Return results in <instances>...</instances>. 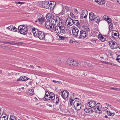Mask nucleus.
<instances>
[{
  "label": "nucleus",
  "mask_w": 120,
  "mask_h": 120,
  "mask_svg": "<svg viewBox=\"0 0 120 120\" xmlns=\"http://www.w3.org/2000/svg\"><path fill=\"white\" fill-rule=\"evenodd\" d=\"M44 98L46 100H49L50 98L52 100H54L55 98L54 94L52 92L49 93L48 91H46Z\"/></svg>",
  "instance_id": "nucleus-2"
},
{
  "label": "nucleus",
  "mask_w": 120,
  "mask_h": 120,
  "mask_svg": "<svg viewBox=\"0 0 120 120\" xmlns=\"http://www.w3.org/2000/svg\"><path fill=\"white\" fill-rule=\"evenodd\" d=\"M82 11H83V12L82 13V15H83L85 14L84 12H85V11L84 10H83Z\"/></svg>",
  "instance_id": "nucleus-58"
},
{
  "label": "nucleus",
  "mask_w": 120,
  "mask_h": 120,
  "mask_svg": "<svg viewBox=\"0 0 120 120\" xmlns=\"http://www.w3.org/2000/svg\"><path fill=\"white\" fill-rule=\"evenodd\" d=\"M112 49H117L118 48L119 46L114 41H113V43H112Z\"/></svg>",
  "instance_id": "nucleus-21"
},
{
  "label": "nucleus",
  "mask_w": 120,
  "mask_h": 120,
  "mask_svg": "<svg viewBox=\"0 0 120 120\" xmlns=\"http://www.w3.org/2000/svg\"><path fill=\"white\" fill-rule=\"evenodd\" d=\"M32 31L33 33L34 36V37H36L37 35L39 33V31L37 29L35 28L34 27H33L32 28Z\"/></svg>",
  "instance_id": "nucleus-13"
},
{
  "label": "nucleus",
  "mask_w": 120,
  "mask_h": 120,
  "mask_svg": "<svg viewBox=\"0 0 120 120\" xmlns=\"http://www.w3.org/2000/svg\"><path fill=\"white\" fill-rule=\"evenodd\" d=\"M102 63H103L104 64H109V65H112V66H117V65L116 64H115L113 63H112L111 62H109L102 61Z\"/></svg>",
  "instance_id": "nucleus-25"
},
{
  "label": "nucleus",
  "mask_w": 120,
  "mask_h": 120,
  "mask_svg": "<svg viewBox=\"0 0 120 120\" xmlns=\"http://www.w3.org/2000/svg\"><path fill=\"white\" fill-rule=\"evenodd\" d=\"M8 74V76H9L11 75V74H12V73H7Z\"/></svg>",
  "instance_id": "nucleus-57"
},
{
  "label": "nucleus",
  "mask_w": 120,
  "mask_h": 120,
  "mask_svg": "<svg viewBox=\"0 0 120 120\" xmlns=\"http://www.w3.org/2000/svg\"><path fill=\"white\" fill-rule=\"evenodd\" d=\"M29 91L28 92L27 94L28 95L30 96H32L34 93V90H33L31 89H30Z\"/></svg>",
  "instance_id": "nucleus-29"
},
{
  "label": "nucleus",
  "mask_w": 120,
  "mask_h": 120,
  "mask_svg": "<svg viewBox=\"0 0 120 120\" xmlns=\"http://www.w3.org/2000/svg\"><path fill=\"white\" fill-rule=\"evenodd\" d=\"M48 106H49V107H52V105H51L49 104V105Z\"/></svg>",
  "instance_id": "nucleus-63"
},
{
  "label": "nucleus",
  "mask_w": 120,
  "mask_h": 120,
  "mask_svg": "<svg viewBox=\"0 0 120 120\" xmlns=\"http://www.w3.org/2000/svg\"><path fill=\"white\" fill-rule=\"evenodd\" d=\"M59 102V97H56V103L57 104Z\"/></svg>",
  "instance_id": "nucleus-42"
},
{
  "label": "nucleus",
  "mask_w": 120,
  "mask_h": 120,
  "mask_svg": "<svg viewBox=\"0 0 120 120\" xmlns=\"http://www.w3.org/2000/svg\"><path fill=\"white\" fill-rule=\"evenodd\" d=\"M30 26L28 25L26 26L25 25H21L19 26L18 27L19 32L22 34L26 35L27 34L28 31L27 28Z\"/></svg>",
  "instance_id": "nucleus-1"
},
{
  "label": "nucleus",
  "mask_w": 120,
  "mask_h": 120,
  "mask_svg": "<svg viewBox=\"0 0 120 120\" xmlns=\"http://www.w3.org/2000/svg\"><path fill=\"white\" fill-rule=\"evenodd\" d=\"M99 39L101 41H102L103 42L105 41V38L102 35H100L98 36Z\"/></svg>",
  "instance_id": "nucleus-26"
},
{
  "label": "nucleus",
  "mask_w": 120,
  "mask_h": 120,
  "mask_svg": "<svg viewBox=\"0 0 120 120\" xmlns=\"http://www.w3.org/2000/svg\"><path fill=\"white\" fill-rule=\"evenodd\" d=\"M23 81H24L25 80H27L28 79H29L26 77V76H23Z\"/></svg>",
  "instance_id": "nucleus-37"
},
{
  "label": "nucleus",
  "mask_w": 120,
  "mask_h": 120,
  "mask_svg": "<svg viewBox=\"0 0 120 120\" xmlns=\"http://www.w3.org/2000/svg\"><path fill=\"white\" fill-rule=\"evenodd\" d=\"M23 77L21 76L20 78H19V79H18L17 80V81H23Z\"/></svg>",
  "instance_id": "nucleus-44"
},
{
  "label": "nucleus",
  "mask_w": 120,
  "mask_h": 120,
  "mask_svg": "<svg viewBox=\"0 0 120 120\" xmlns=\"http://www.w3.org/2000/svg\"><path fill=\"white\" fill-rule=\"evenodd\" d=\"M108 17L107 15H105L104 16V19L105 20H106V19Z\"/></svg>",
  "instance_id": "nucleus-52"
},
{
  "label": "nucleus",
  "mask_w": 120,
  "mask_h": 120,
  "mask_svg": "<svg viewBox=\"0 0 120 120\" xmlns=\"http://www.w3.org/2000/svg\"><path fill=\"white\" fill-rule=\"evenodd\" d=\"M73 19H72L70 17L68 18L66 20L65 23L67 24V26H70L73 24Z\"/></svg>",
  "instance_id": "nucleus-9"
},
{
  "label": "nucleus",
  "mask_w": 120,
  "mask_h": 120,
  "mask_svg": "<svg viewBox=\"0 0 120 120\" xmlns=\"http://www.w3.org/2000/svg\"><path fill=\"white\" fill-rule=\"evenodd\" d=\"M49 5L50 6H49V7L50 8V10H52L53 9L54 7L55 6L54 5L51 4Z\"/></svg>",
  "instance_id": "nucleus-36"
},
{
  "label": "nucleus",
  "mask_w": 120,
  "mask_h": 120,
  "mask_svg": "<svg viewBox=\"0 0 120 120\" xmlns=\"http://www.w3.org/2000/svg\"><path fill=\"white\" fill-rule=\"evenodd\" d=\"M115 114V113H113L112 112H109L108 113V115L109 116H113Z\"/></svg>",
  "instance_id": "nucleus-35"
},
{
  "label": "nucleus",
  "mask_w": 120,
  "mask_h": 120,
  "mask_svg": "<svg viewBox=\"0 0 120 120\" xmlns=\"http://www.w3.org/2000/svg\"><path fill=\"white\" fill-rule=\"evenodd\" d=\"M30 66L33 69H34V67L32 65H31Z\"/></svg>",
  "instance_id": "nucleus-61"
},
{
  "label": "nucleus",
  "mask_w": 120,
  "mask_h": 120,
  "mask_svg": "<svg viewBox=\"0 0 120 120\" xmlns=\"http://www.w3.org/2000/svg\"><path fill=\"white\" fill-rule=\"evenodd\" d=\"M23 43L22 42H16V43H15V45H22V44H23Z\"/></svg>",
  "instance_id": "nucleus-47"
},
{
  "label": "nucleus",
  "mask_w": 120,
  "mask_h": 120,
  "mask_svg": "<svg viewBox=\"0 0 120 120\" xmlns=\"http://www.w3.org/2000/svg\"><path fill=\"white\" fill-rule=\"evenodd\" d=\"M84 111L86 112L89 113H92L93 112V110L92 109L88 108H85Z\"/></svg>",
  "instance_id": "nucleus-19"
},
{
  "label": "nucleus",
  "mask_w": 120,
  "mask_h": 120,
  "mask_svg": "<svg viewBox=\"0 0 120 120\" xmlns=\"http://www.w3.org/2000/svg\"><path fill=\"white\" fill-rule=\"evenodd\" d=\"M58 36L59 37L60 39L61 40H64V39L65 37L61 36L60 35H58Z\"/></svg>",
  "instance_id": "nucleus-39"
},
{
  "label": "nucleus",
  "mask_w": 120,
  "mask_h": 120,
  "mask_svg": "<svg viewBox=\"0 0 120 120\" xmlns=\"http://www.w3.org/2000/svg\"><path fill=\"white\" fill-rule=\"evenodd\" d=\"M74 101V100H73L71 98H70V105H72V102Z\"/></svg>",
  "instance_id": "nucleus-45"
},
{
  "label": "nucleus",
  "mask_w": 120,
  "mask_h": 120,
  "mask_svg": "<svg viewBox=\"0 0 120 120\" xmlns=\"http://www.w3.org/2000/svg\"><path fill=\"white\" fill-rule=\"evenodd\" d=\"M72 32L74 37L77 38L79 32V29L76 27L72 28Z\"/></svg>",
  "instance_id": "nucleus-5"
},
{
  "label": "nucleus",
  "mask_w": 120,
  "mask_h": 120,
  "mask_svg": "<svg viewBox=\"0 0 120 120\" xmlns=\"http://www.w3.org/2000/svg\"><path fill=\"white\" fill-rule=\"evenodd\" d=\"M117 2L119 4H120V0H117Z\"/></svg>",
  "instance_id": "nucleus-60"
},
{
  "label": "nucleus",
  "mask_w": 120,
  "mask_h": 120,
  "mask_svg": "<svg viewBox=\"0 0 120 120\" xmlns=\"http://www.w3.org/2000/svg\"><path fill=\"white\" fill-rule=\"evenodd\" d=\"M80 103H78L76 106H75L73 107V108L75 109L76 110H79L81 109V105H80Z\"/></svg>",
  "instance_id": "nucleus-23"
},
{
  "label": "nucleus",
  "mask_w": 120,
  "mask_h": 120,
  "mask_svg": "<svg viewBox=\"0 0 120 120\" xmlns=\"http://www.w3.org/2000/svg\"><path fill=\"white\" fill-rule=\"evenodd\" d=\"M73 19H74V20L73 19V24H74L75 25H76V26H78V25H79L80 24V23L79 21L77 20H75V16H73L72 17Z\"/></svg>",
  "instance_id": "nucleus-20"
},
{
  "label": "nucleus",
  "mask_w": 120,
  "mask_h": 120,
  "mask_svg": "<svg viewBox=\"0 0 120 120\" xmlns=\"http://www.w3.org/2000/svg\"><path fill=\"white\" fill-rule=\"evenodd\" d=\"M78 103H80V102L78 101H75L73 102V107L75 106H76V105H77Z\"/></svg>",
  "instance_id": "nucleus-33"
},
{
  "label": "nucleus",
  "mask_w": 120,
  "mask_h": 120,
  "mask_svg": "<svg viewBox=\"0 0 120 120\" xmlns=\"http://www.w3.org/2000/svg\"><path fill=\"white\" fill-rule=\"evenodd\" d=\"M61 93H62L61 96L63 98H66L68 97L69 94V93L67 90H64L63 92L62 91H61Z\"/></svg>",
  "instance_id": "nucleus-11"
},
{
  "label": "nucleus",
  "mask_w": 120,
  "mask_h": 120,
  "mask_svg": "<svg viewBox=\"0 0 120 120\" xmlns=\"http://www.w3.org/2000/svg\"><path fill=\"white\" fill-rule=\"evenodd\" d=\"M111 19L108 16V17L106 19V20L107 21V22L109 24V23L111 22Z\"/></svg>",
  "instance_id": "nucleus-34"
},
{
  "label": "nucleus",
  "mask_w": 120,
  "mask_h": 120,
  "mask_svg": "<svg viewBox=\"0 0 120 120\" xmlns=\"http://www.w3.org/2000/svg\"><path fill=\"white\" fill-rule=\"evenodd\" d=\"M109 26L110 27L109 28V30H110V28H111V29H112V23L111 22L109 23Z\"/></svg>",
  "instance_id": "nucleus-41"
},
{
  "label": "nucleus",
  "mask_w": 120,
  "mask_h": 120,
  "mask_svg": "<svg viewBox=\"0 0 120 120\" xmlns=\"http://www.w3.org/2000/svg\"><path fill=\"white\" fill-rule=\"evenodd\" d=\"M117 33H114L113 34H112V37L115 39H118L119 37V34L118 32H116Z\"/></svg>",
  "instance_id": "nucleus-18"
},
{
  "label": "nucleus",
  "mask_w": 120,
  "mask_h": 120,
  "mask_svg": "<svg viewBox=\"0 0 120 120\" xmlns=\"http://www.w3.org/2000/svg\"><path fill=\"white\" fill-rule=\"evenodd\" d=\"M105 112L108 114V113H109V109L107 108V107H105Z\"/></svg>",
  "instance_id": "nucleus-40"
},
{
  "label": "nucleus",
  "mask_w": 120,
  "mask_h": 120,
  "mask_svg": "<svg viewBox=\"0 0 120 120\" xmlns=\"http://www.w3.org/2000/svg\"><path fill=\"white\" fill-rule=\"evenodd\" d=\"M10 119H11L13 120H15L16 118L15 116H11L10 117Z\"/></svg>",
  "instance_id": "nucleus-38"
},
{
  "label": "nucleus",
  "mask_w": 120,
  "mask_h": 120,
  "mask_svg": "<svg viewBox=\"0 0 120 120\" xmlns=\"http://www.w3.org/2000/svg\"><path fill=\"white\" fill-rule=\"evenodd\" d=\"M93 18L94 19H93V20H92L98 23L99 22L100 19L99 17H96L95 16V18L94 17Z\"/></svg>",
  "instance_id": "nucleus-24"
},
{
  "label": "nucleus",
  "mask_w": 120,
  "mask_h": 120,
  "mask_svg": "<svg viewBox=\"0 0 120 120\" xmlns=\"http://www.w3.org/2000/svg\"><path fill=\"white\" fill-rule=\"evenodd\" d=\"M8 118H4L3 117H0V120H8Z\"/></svg>",
  "instance_id": "nucleus-46"
},
{
  "label": "nucleus",
  "mask_w": 120,
  "mask_h": 120,
  "mask_svg": "<svg viewBox=\"0 0 120 120\" xmlns=\"http://www.w3.org/2000/svg\"><path fill=\"white\" fill-rule=\"evenodd\" d=\"M45 34L43 32L39 31V33L36 37H38L41 40L44 39L45 38Z\"/></svg>",
  "instance_id": "nucleus-7"
},
{
  "label": "nucleus",
  "mask_w": 120,
  "mask_h": 120,
  "mask_svg": "<svg viewBox=\"0 0 120 120\" xmlns=\"http://www.w3.org/2000/svg\"><path fill=\"white\" fill-rule=\"evenodd\" d=\"M14 26L12 25H11V26H9L8 27H6V28L7 29L10 30H11V31H12V30H13V27Z\"/></svg>",
  "instance_id": "nucleus-32"
},
{
  "label": "nucleus",
  "mask_w": 120,
  "mask_h": 120,
  "mask_svg": "<svg viewBox=\"0 0 120 120\" xmlns=\"http://www.w3.org/2000/svg\"><path fill=\"white\" fill-rule=\"evenodd\" d=\"M85 15L84 16L83 18H86V17L87 16V15H86V14H85Z\"/></svg>",
  "instance_id": "nucleus-64"
},
{
  "label": "nucleus",
  "mask_w": 120,
  "mask_h": 120,
  "mask_svg": "<svg viewBox=\"0 0 120 120\" xmlns=\"http://www.w3.org/2000/svg\"><path fill=\"white\" fill-rule=\"evenodd\" d=\"M17 30V28H16L14 26L13 28V30H12V31H13L16 32Z\"/></svg>",
  "instance_id": "nucleus-43"
},
{
  "label": "nucleus",
  "mask_w": 120,
  "mask_h": 120,
  "mask_svg": "<svg viewBox=\"0 0 120 120\" xmlns=\"http://www.w3.org/2000/svg\"><path fill=\"white\" fill-rule=\"evenodd\" d=\"M56 22L57 23V26H64L63 23L61 20L60 17H56Z\"/></svg>",
  "instance_id": "nucleus-8"
},
{
  "label": "nucleus",
  "mask_w": 120,
  "mask_h": 120,
  "mask_svg": "<svg viewBox=\"0 0 120 120\" xmlns=\"http://www.w3.org/2000/svg\"><path fill=\"white\" fill-rule=\"evenodd\" d=\"M95 1L98 4L103 5L105 3V1L103 0H95Z\"/></svg>",
  "instance_id": "nucleus-22"
},
{
  "label": "nucleus",
  "mask_w": 120,
  "mask_h": 120,
  "mask_svg": "<svg viewBox=\"0 0 120 120\" xmlns=\"http://www.w3.org/2000/svg\"><path fill=\"white\" fill-rule=\"evenodd\" d=\"M110 88L111 89H112L113 90H117V88L112 87V88Z\"/></svg>",
  "instance_id": "nucleus-56"
},
{
  "label": "nucleus",
  "mask_w": 120,
  "mask_h": 120,
  "mask_svg": "<svg viewBox=\"0 0 120 120\" xmlns=\"http://www.w3.org/2000/svg\"><path fill=\"white\" fill-rule=\"evenodd\" d=\"M96 102L94 101H91L88 103V105L89 107L94 109V107L95 106Z\"/></svg>",
  "instance_id": "nucleus-12"
},
{
  "label": "nucleus",
  "mask_w": 120,
  "mask_h": 120,
  "mask_svg": "<svg viewBox=\"0 0 120 120\" xmlns=\"http://www.w3.org/2000/svg\"><path fill=\"white\" fill-rule=\"evenodd\" d=\"M83 29L85 32L86 31L87 32H88L90 31V30L89 29L88 27L87 26H84Z\"/></svg>",
  "instance_id": "nucleus-28"
},
{
  "label": "nucleus",
  "mask_w": 120,
  "mask_h": 120,
  "mask_svg": "<svg viewBox=\"0 0 120 120\" xmlns=\"http://www.w3.org/2000/svg\"><path fill=\"white\" fill-rule=\"evenodd\" d=\"M44 18L43 17H42L40 18H38V20L40 23H42L44 22Z\"/></svg>",
  "instance_id": "nucleus-31"
},
{
  "label": "nucleus",
  "mask_w": 120,
  "mask_h": 120,
  "mask_svg": "<svg viewBox=\"0 0 120 120\" xmlns=\"http://www.w3.org/2000/svg\"><path fill=\"white\" fill-rule=\"evenodd\" d=\"M45 26L46 28L50 29H52L54 27L49 22H47L45 23Z\"/></svg>",
  "instance_id": "nucleus-15"
},
{
  "label": "nucleus",
  "mask_w": 120,
  "mask_h": 120,
  "mask_svg": "<svg viewBox=\"0 0 120 120\" xmlns=\"http://www.w3.org/2000/svg\"><path fill=\"white\" fill-rule=\"evenodd\" d=\"M67 63L72 67H75L79 66V64L76 61L68 59L67 61Z\"/></svg>",
  "instance_id": "nucleus-3"
},
{
  "label": "nucleus",
  "mask_w": 120,
  "mask_h": 120,
  "mask_svg": "<svg viewBox=\"0 0 120 120\" xmlns=\"http://www.w3.org/2000/svg\"><path fill=\"white\" fill-rule=\"evenodd\" d=\"M2 117L4 118H6V117L8 118L7 116H6V115H5L4 114H2L1 115V116L0 117Z\"/></svg>",
  "instance_id": "nucleus-48"
},
{
  "label": "nucleus",
  "mask_w": 120,
  "mask_h": 120,
  "mask_svg": "<svg viewBox=\"0 0 120 120\" xmlns=\"http://www.w3.org/2000/svg\"><path fill=\"white\" fill-rule=\"evenodd\" d=\"M48 2H49V5L52 4V3H51V1H49Z\"/></svg>",
  "instance_id": "nucleus-62"
},
{
  "label": "nucleus",
  "mask_w": 120,
  "mask_h": 120,
  "mask_svg": "<svg viewBox=\"0 0 120 120\" xmlns=\"http://www.w3.org/2000/svg\"><path fill=\"white\" fill-rule=\"evenodd\" d=\"M75 12L76 13L78 14V12L76 8H75L74 10Z\"/></svg>",
  "instance_id": "nucleus-54"
},
{
  "label": "nucleus",
  "mask_w": 120,
  "mask_h": 120,
  "mask_svg": "<svg viewBox=\"0 0 120 120\" xmlns=\"http://www.w3.org/2000/svg\"><path fill=\"white\" fill-rule=\"evenodd\" d=\"M92 40L94 43H95L96 42V41L95 40H94V39H92Z\"/></svg>",
  "instance_id": "nucleus-59"
},
{
  "label": "nucleus",
  "mask_w": 120,
  "mask_h": 120,
  "mask_svg": "<svg viewBox=\"0 0 120 120\" xmlns=\"http://www.w3.org/2000/svg\"><path fill=\"white\" fill-rule=\"evenodd\" d=\"M16 3L17 4H22L23 3V2H17Z\"/></svg>",
  "instance_id": "nucleus-55"
},
{
  "label": "nucleus",
  "mask_w": 120,
  "mask_h": 120,
  "mask_svg": "<svg viewBox=\"0 0 120 120\" xmlns=\"http://www.w3.org/2000/svg\"><path fill=\"white\" fill-rule=\"evenodd\" d=\"M56 17H58V16H54L53 18L52 17L49 20V22L50 23L51 25H52L54 27V25H55L56 22V19L55 18Z\"/></svg>",
  "instance_id": "nucleus-10"
},
{
  "label": "nucleus",
  "mask_w": 120,
  "mask_h": 120,
  "mask_svg": "<svg viewBox=\"0 0 120 120\" xmlns=\"http://www.w3.org/2000/svg\"><path fill=\"white\" fill-rule=\"evenodd\" d=\"M1 42L4 43L6 44H10V42H6V41H2V42Z\"/></svg>",
  "instance_id": "nucleus-53"
},
{
  "label": "nucleus",
  "mask_w": 120,
  "mask_h": 120,
  "mask_svg": "<svg viewBox=\"0 0 120 120\" xmlns=\"http://www.w3.org/2000/svg\"><path fill=\"white\" fill-rule=\"evenodd\" d=\"M52 81H53V82H55L56 83H59V84H60V83H61L59 81H57L55 80H53Z\"/></svg>",
  "instance_id": "nucleus-51"
},
{
  "label": "nucleus",
  "mask_w": 120,
  "mask_h": 120,
  "mask_svg": "<svg viewBox=\"0 0 120 120\" xmlns=\"http://www.w3.org/2000/svg\"><path fill=\"white\" fill-rule=\"evenodd\" d=\"M49 2H48L47 1H44L43 2L42 5L43 7L46 9H49Z\"/></svg>",
  "instance_id": "nucleus-14"
},
{
  "label": "nucleus",
  "mask_w": 120,
  "mask_h": 120,
  "mask_svg": "<svg viewBox=\"0 0 120 120\" xmlns=\"http://www.w3.org/2000/svg\"><path fill=\"white\" fill-rule=\"evenodd\" d=\"M55 29L56 32L58 34H60V29L59 26H55Z\"/></svg>",
  "instance_id": "nucleus-27"
},
{
  "label": "nucleus",
  "mask_w": 120,
  "mask_h": 120,
  "mask_svg": "<svg viewBox=\"0 0 120 120\" xmlns=\"http://www.w3.org/2000/svg\"><path fill=\"white\" fill-rule=\"evenodd\" d=\"M102 109L101 105L97 103L95 107L94 110L97 113L101 114L102 113Z\"/></svg>",
  "instance_id": "nucleus-4"
},
{
  "label": "nucleus",
  "mask_w": 120,
  "mask_h": 120,
  "mask_svg": "<svg viewBox=\"0 0 120 120\" xmlns=\"http://www.w3.org/2000/svg\"><path fill=\"white\" fill-rule=\"evenodd\" d=\"M86 37V33L84 31L81 30L80 31V35L78 38L79 39H83Z\"/></svg>",
  "instance_id": "nucleus-6"
},
{
  "label": "nucleus",
  "mask_w": 120,
  "mask_h": 120,
  "mask_svg": "<svg viewBox=\"0 0 120 120\" xmlns=\"http://www.w3.org/2000/svg\"><path fill=\"white\" fill-rule=\"evenodd\" d=\"M54 16L51 13H49L46 15V18L48 20H49L52 17V18L53 17V18Z\"/></svg>",
  "instance_id": "nucleus-17"
},
{
  "label": "nucleus",
  "mask_w": 120,
  "mask_h": 120,
  "mask_svg": "<svg viewBox=\"0 0 120 120\" xmlns=\"http://www.w3.org/2000/svg\"><path fill=\"white\" fill-rule=\"evenodd\" d=\"M60 29V33L61 35L65 34V29L64 26H59Z\"/></svg>",
  "instance_id": "nucleus-16"
},
{
  "label": "nucleus",
  "mask_w": 120,
  "mask_h": 120,
  "mask_svg": "<svg viewBox=\"0 0 120 120\" xmlns=\"http://www.w3.org/2000/svg\"><path fill=\"white\" fill-rule=\"evenodd\" d=\"M94 13L93 12H90L89 13V19L91 21L93 19L92 17V16H94Z\"/></svg>",
  "instance_id": "nucleus-30"
},
{
  "label": "nucleus",
  "mask_w": 120,
  "mask_h": 120,
  "mask_svg": "<svg viewBox=\"0 0 120 120\" xmlns=\"http://www.w3.org/2000/svg\"><path fill=\"white\" fill-rule=\"evenodd\" d=\"M120 59V55H118L116 58V60L117 61H118Z\"/></svg>",
  "instance_id": "nucleus-50"
},
{
  "label": "nucleus",
  "mask_w": 120,
  "mask_h": 120,
  "mask_svg": "<svg viewBox=\"0 0 120 120\" xmlns=\"http://www.w3.org/2000/svg\"><path fill=\"white\" fill-rule=\"evenodd\" d=\"M110 41L109 42V45L112 48V43H113V41Z\"/></svg>",
  "instance_id": "nucleus-49"
}]
</instances>
